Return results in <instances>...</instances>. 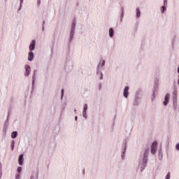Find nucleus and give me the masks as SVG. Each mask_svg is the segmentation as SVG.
<instances>
[{"label": "nucleus", "instance_id": "nucleus-23", "mask_svg": "<svg viewBox=\"0 0 179 179\" xmlns=\"http://www.w3.org/2000/svg\"><path fill=\"white\" fill-rule=\"evenodd\" d=\"M176 149L177 150H179V143H178V144L176 145Z\"/></svg>", "mask_w": 179, "mask_h": 179}, {"label": "nucleus", "instance_id": "nucleus-27", "mask_svg": "<svg viewBox=\"0 0 179 179\" xmlns=\"http://www.w3.org/2000/svg\"><path fill=\"white\" fill-rule=\"evenodd\" d=\"M164 5H167V0H164Z\"/></svg>", "mask_w": 179, "mask_h": 179}, {"label": "nucleus", "instance_id": "nucleus-13", "mask_svg": "<svg viewBox=\"0 0 179 179\" xmlns=\"http://www.w3.org/2000/svg\"><path fill=\"white\" fill-rule=\"evenodd\" d=\"M10 146H11V150H13L15 149V141L13 140L11 141Z\"/></svg>", "mask_w": 179, "mask_h": 179}, {"label": "nucleus", "instance_id": "nucleus-14", "mask_svg": "<svg viewBox=\"0 0 179 179\" xmlns=\"http://www.w3.org/2000/svg\"><path fill=\"white\" fill-rule=\"evenodd\" d=\"M36 70H34L33 76V85H34V80H36Z\"/></svg>", "mask_w": 179, "mask_h": 179}, {"label": "nucleus", "instance_id": "nucleus-32", "mask_svg": "<svg viewBox=\"0 0 179 179\" xmlns=\"http://www.w3.org/2000/svg\"><path fill=\"white\" fill-rule=\"evenodd\" d=\"M22 3H23V0H20V5H22Z\"/></svg>", "mask_w": 179, "mask_h": 179}, {"label": "nucleus", "instance_id": "nucleus-11", "mask_svg": "<svg viewBox=\"0 0 179 179\" xmlns=\"http://www.w3.org/2000/svg\"><path fill=\"white\" fill-rule=\"evenodd\" d=\"M109 36L110 37H113V36H114V30L113 29V28H110L109 29Z\"/></svg>", "mask_w": 179, "mask_h": 179}, {"label": "nucleus", "instance_id": "nucleus-21", "mask_svg": "<svg viewBox=\"0 0 179 179\" xmlns=\"http://www.w3.org/2000/svg\"><path fill=\"white\" fill-rule=\"evenodd\" d=\"M166 10V7L164 6H162V13L164 12Z\"/></svg>", "mask_w": 179, "mask_h": 179}, {"label": "nucleus", "instance_id": "nucleus-17", "mask_svg": "<svg viewBox=\"0 0 179 179\" xmlns=\"http://www.w3.org/2000/svg\"><path fill=\"white\" fill-rule=\"evenodd\" d=\"M22 172V167L19 166L17 168V173H21Z\"/></svg>", "mask_w": 179, "mask_h": 179}, {"label": "nucleus", "instance_id": "nucleus-3", "mask_svg": "<svg viewBox=\"0 0 179 179\" xmlns=\"http://www.w3.org/2000/svg\"><path fill=\"white\" fill-rule=\"evenodd\" d=\"M75 27H76V24H75V22H73L72 24L71 30L70 32V41H71V40H72V38H73V34H75Z\"/></svg>", "mask_w": 179, "mask_h": 179}, {"label": "nucleus", "instance_id": "nucleus-20", "mask_svg": "<svg viewBox=\"0 0 179 179\" xmlns=\"http://www.w3.org/2000/svg\"><path fill=\"white\" fill-rule=\"evenodd\" d=\"M166 179H170V172L168 173Z\"/></svg>", "mask_w": 179, "mask_h": 179}, {"label": "nucleus", "instance_id": "nucleus-10", "mask_svg": "<svg viewBox=\"0 0 179 179\" xmlns=\"http://www.w3.org/2000/svg\"><path fill=\"white\" fill-rule=\"evenodd\" d=\"M17 131H13L12 134H11V138L13 139H15V138H17Z\"/></svg>", "mask_w": 179, "mask_h": 179}, {"label": "nucleus", "instance_id": "nucleus-29", "mask_svg": "<svg viewBox=\"0 0 179 179\" xmlns=\"http://www.w3.org/2000/svg\"><path fill=\"white\" fill-rule=\"evenodd\" d=\"M101 76L100 79H101V80H103V73H101Z\"/></svg>", "mask_w": 179, "mask_h": 179}, {"label": "nucleus", "instance_id": "nucleus-41", "mask_svg": "<svg viewBox=\"0 0 179 179\" xmlns=\"http://www.w3.org/2000/svg\"><path fill=\"white\" fill-rule=\"evenodd\" d=\"M83 173H85V170H83Z\"/></svg>", "mask_w": 179, "mask_h": 179}, {"label": "nucleus", "instance_id": "nucleus-40", "mask_svg": "<svg viewBox=\"0 0 179 179\" xmlns=\"http://www.w3.org/2000/svg\"><path fill=\"white\" fill-rule=\"evenodd\" d=\"M74 111H75V113H76V110H75Z\"/></svg>", "mask_w": 179, "mask_h": 179}, {"label": "nucleus", "instance_id": "nucleus-19", "mask_svg": "<svg viewBox=\"0 0 179 179\" xmlns=\"http://www.w3.org/2000/svg\"><path fill=\"white\" fill-rule=\"evenodd\" d=\"M124 16V8H122V14H121V17H123Z\"/></svg>", "mask_w": 179, "mask_h": 179}, {"label": "nucleus", "instance_id": "nucleus-18", "mask_svg": "<svg viewBox=\"0 0 179 179\" xmlns=\"http://www.w3.org/2000/svg\"><path fill=\"white\" fill-rule=\"evenodd\" d=\"M126 149H127V143H124V148L123 149V155H124V153H125V150H126Z\"/></svg>", "mask_w": 179, "mask_h": 179}, {"label": "nucleus", "instance_id": "nucleus-7", "mask_svg": "<svg viewBox=\"0 0 179 179\" xmlns=\"http://www.w3.org/2000/svg\"><path fill=\"white\" fill-rule=\"evenodd\" d=\"M36 48V41L33 40L29 45L30 51L34 50Z\"/></svg>", "mask_w": 179, "mask_h": 179}, {"label": "nucleus", "instance_id": "nucleus-25", "mask_svg": "<svg viewBox=\"0 0 179 179\" xmlns=\"http://www.w3.org/2000/svg\"><path fill=\"white\" fill-rule=\"evenodd\" d=\"M64 97V89L62 90V99Z\"/></svg>", "mask_w": 179, "mask_h": 179}, {"label": "nucleus", "instance_id": "nucleus-1", "mask_svg": "<svg viewBox=\"0 0 179 179\" xmlns=\"http://www.w3.org/2000/svg\"><path fill=\"white\" fill-rule=\"evenodd\" d=\"M148 156H149V148H147L145 150V152L143 154V161L139 162L141 171H143V170H145V168L146 167V163H148Z\"/></svg>", "mask_w": 179, "mask_h": 179}, {"label": "nucleus", "instance_id": "nucleus-36", "mask_svg": "<svg viewBox=\"0 0 179 179\" xmlns=\"http://www.w3.org/2000/svg\"><path fill=\"white\" fill-rule=\"evenodd\" d=\"M43 24H45V21H43Z\"/></svg>", "mask_w": 179, "mask_h": 179}, {"label": "nucleus", "instance_id": "nucleus-38", "mask_svg": "<svg viewBox=\"0 0 179 179\" xmlns=\"http://www.w3.org/2000/svg\"><path fill=\"white\" fill-rule=\"evenodd\" d=\"M100 66V64H98V68Z\"/></svg>", "mask_w": 179, "mask_h": 179}, {"label": "nucleus", "instance_id": "nucleus-34", "mask_svg": "<svg viewBox=\"0 0 179 179\" xmlns=\"http://www.w3.org/2000/svg\"><path fill=\"white\" fill-rule=\"evenodd\" d=\"M178 73H179V67L178 68Z\"/></svg>", "mask_w": 179, "mask_h": 179}, {"label": "nucleus", "instance_id": "nucleus-12", "mask_svg": "<svg viewBox=\"0 0 179 179\" xmlns=\"http://www.w3.org/2000/svg\"><path fill=\"white\" fill-rule=\"evenodd\" d=\"M136 17H141V10L138 8H136Z\"/></svg>", "mask_w": 179, "mask_h": 179}, {"label": "nucleus", "instance_id": "nucleus-16", "mask_svg": "<svg viewBox=\"0 0 179 179\" xmlns=\"http://www.w3.org/2000/svg\"><path fill=\"white\" fill-rule=\"evenodd\" d=\"M83 111H87V104L86 103L84 106V110Z\"/></svg>", "mask_w": 179, "mask_h": 179}, {"label": "nucleus", "instance_id": "nucleus-35", "mask_svg": "<svg viewBox=\"0 0 179 179\" xmlns=\"http://www.w3.org/2000/svg\"><path fill=\"white\" fill-rule=\"evenodd\" d=\"M122 159H124V154L122 155Z\"/></svg>", "mask_w": 179, "mask_h": 179}, {"label": "nucleus", "instance_id": "nucleus-22", "mask_svg": "<svg viewBox=\"0 0 179 179\" xmlns=\"http://www.w3.org/2000/svg\"><path fill=\"white\" fill-rule=\"evenodd\" d=\"M105 64H106V61L105 60H102L101 66H104Z\"/></svg>", "mask_w": 179, "mask_h": 179}, {"label": "nucleus", "instance_id": "nucleus-9", "mask_svg": "<svg viewBox=\"0 0 179 179\" xmlns=\"http://www.w3.org/2000/svg\"><path fill=\"white\" fill-rule=\"evenodd\" d=\"M19 164L22 166L23 164V155H20L18 159Z\"/></svg>", "mask_w": 179, "mask_h": 179}, {"label": "nucleus", "instance_id": "nucleus-31", "mask_svg": "<svg viewBox=\"0 0 179 179\" xmlns=\"http://www.w3.org/2000/svg\"><path fill=\"white\" fill-rule=\"evenodd\" d=\"M2 177V171H0V178Z\"/></svg>", "mask_w": 179, "mask_h": 179}, {"label": "nucleus", "instance_id": "nucleus-24", "mask_svg": "<svg viewBox=\"0 0 179 179\" xmlns=\"http://www.w3.org/2000/svg\"><path fill=\"white\" fill-rule=\"evenodd\" d=\"M176 99H177V96L173 95V103H176Z\"/></svg>", "mask_w": 179, "mask_h": 179}, {"label": "nucleus", "instance_id": "nucleus-15", "mask_svg": "<svg viewBox=\"0 0 179 179\" xmlns=\"http://www.w3.org/2000/svg\"><path fill=\"white\" fill-rule=\"evenodd\" d=\"M83 116L84 117V118H87V114L86 113V110L83 111Z\"/></svg>", "mask_w": 179, "mask_h": 179}, {"label": "nucleus", "instance_id": "nucleus-6", "mask_svg": "<svg viewBox=\"0 0 179 179\" xmlns=\"http://www.w3.org/2000/svg\"><path fill=\"white\" fill-rule=\"evenodd\" d=\"M128 90H129V87H125L124 90L123 91V96L124 97H125L126 99L128 98V96L129 94V92H128Z\"/></svg>", "mask_w": 179, "mask_h": 179}, {"label": "nucleus", "instance_id": "nucleus-30", "mask_svg": "<svg viewBox=\"0 0 179 179\" xmlns=\"http://www.w3.org/2000/svg\"><path fill=\"white\" fill-rule=\"evenodd\" d=\"M173 96H177V92L176 91L173 92Z\"/></svg>", "mask_w": 179, "mask_h": 179}, {"label": "nucleus", "instance_id": "nucleus-2", "mask_svg": "<svg viewBox=\"0 0 179 179\" xmlns=\"http://www.w3.org/2000/svg\"><path fill=\"white\" fill-rule=\"evenodd\" d=\"M157 151V141H154L151 146V153L155 155Z\"/></svg>", "mask_w": 179, "mask_h": 179}, {"label": "nucleus", "instance_id": "nucleus-39", "mask_svg": "<svg viewBox=\"0 0 179 179\" xmlns=\"http://www.w3.org/2000/svg\"><path fill=\"white\" fill-rule=\"evenodd\" d=\"M153 99H155V96H152V100H153Z\"/></svg>", "mask_w": 179, "mask_h": 179}, {"label": "nucleus", "instance_id": "nucleus-33", "mask_svg": "<svg viewBox=\"0 0 179 179\" xmlns=\"http://www.w3.org/2000/svg\"><path fill=\"white\" fill-rule=\"evenodd\" d=\"M75 120H76V121L78 120V116L75 117Z\"/></svg>", "mask_w": 179, "mask_h": 179}, {"label": "nucleus", "instance_id": "nucleus-26", "mask_svg": "<svg viewBox=\"0 0 179 179\" xmlns=\"http://www.w3.org/2000/svg\"><path fill=\"white\" fill-rule=\"evenodd\" d=\"M16 179H20V175H17L15 177Z\"/></svg>", "mask_w": 179, "mask_h": 179}, {"label": "nucleus", "instance_id": "nucleus-4", "mask_svg": "<svg viewBox=\"0 0 179 179\" xmlns=\"http://www.w3.org/2000/svg\"><path fill=\"white\" fill-rule=\"evenodd\" d=\"M25 68V73L24 76H29V75H30V72H31V69L30 68V66L26 64L24 66Z\"/></svg>", "mask_w": 179, "mask_h": 179}, {"label": "nucleus", "instance_id": "nucleus-5", "mask_svg": "<svg viewBox=\"0 0 179 179\" xmlns=\"http://www.w3.org/2000/svg\"><path fill=\"white\" fill-rule=\"evenodd\" d=\"M169 101H170V94H166L164 97V106H167V104H169Z\"/></svg>", "mask_w": 179, "mask_h": 179}, {"label": "nucleus", "instance_id": "nucleus-37", "mask_svg": "<svg viewBox=\"0 0 179 179\" xmlns=\"http://www.w3.org/2000/svg\"><path fill=\"white\" fill-rule=\"evenodd\" d=\"M31 179H34V177L32 176V177L31 178Z\"/></svg>", "mask_w": 179, "mask_h": 179}, {"label": "nucleus", "instance_id": "nucleus-8", "mask_svg": "<svg viewBox=\"0 0 179 179\" xmlns=\"http://www.w3.org/2000/svg\"><path fill=\"white\" fill-rule=\"evenodd\" d=\"M34 59V53L32 51L29 52L28 61H33Z\"/></svg>", "mask_w": 179, "mask_h": 179}, {"label": "nucleus", "instance_id": "nucleus-28", "mask_svg": "<svg viewBox=\"0 0 179 179\" xmlns=\"http://www.w3.org/2000/svg\"><path fill=\"white\" fill-rule=\"evenodd\" d=\"M0 171H2V163L0 162Z\"/></svg>", "mask_w": 179, "mask_h": 179}]
</instances>
